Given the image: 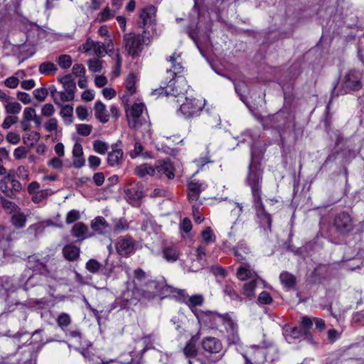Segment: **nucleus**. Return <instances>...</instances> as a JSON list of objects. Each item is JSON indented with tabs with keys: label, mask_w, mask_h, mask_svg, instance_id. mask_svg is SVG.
Segmentation results:
<instances>
[{
	"label": "nucleus",
	"mask_w": 364,
	"mask_h": 364,
	"mask_svg": "<svg viewBox=\"0 0 364 364\" xmlns=\"http://www.w3.org/2000/svg\"><path fill=\"white\" fill-rule=\"evenodd\" d=\"M256 273L250 269V266L247 264H243L239 267L237 271V277L240 280L244 281L248 279H254L256 277Z\"/></svg>",
	"instance_id": "obj_23"
},
{
	"label": "nucleus",
	"mask_w": 364,
	"mask_h": 364,
	"mask_svg": "<svg viewBox=\"0 0 364 364\" xmlns=\"http://www.w3.org/2000/svg\"><path fill=\"white\" fill-rule=\"evenodd\" d=\"M237 0H213V6L215 11L220 12L225 9L228 5Z\"/></svg>",
	"instance_id": "obj_43"
},
{
	"label": "nucleus",
	"mask_w": 364,
	"mask_h": 364,
	"mask_svg": "<svg viewBox=\"0 0 364 364\" xmlns=\"http://www.w3.org/2000/svg\"><path fill=\"white\" fill-rule=\"evenodd\" d=\"M154 170L155 176L159 178L165 176L168 179H173L175 176L174 167L169 159L157 161Z\"/></svg>",
	"instance_id": "obj_8"
},
{
	"label": "nucleus",
	"mask_w": 364,
	"mask_h": 364,
	"mask_svg": "<svg viewBox=\"0 0 364 364\" xmlns=\"http://www.w3.org/2000/svg\"><path fill=\"white\" fill-rule=\"evenodd\" d=\"M48 94V92L46 88L41 87L36 89L33 91V95L36 100H38L40 102H43L46 100L47 95Z\"/></svg>",
	"instance_id": "obj_51"
},
{
	"label": "nucleus",
	"mask_w": 364,
	"mask_h": 364,
	"mask_svg": "<svg viewBox=\"0 0 364 364\" xmlns=\"http://www.w3.org/2000/svg\"><path fill=\"white\" fill-rule=\"evenodd\" d=\"M144 104L135 103L128 114L132 119H129V126L132 129H136L138 127V119L141 116L143 109Z\"/></svg>",
	"instance_id": "obj_16"
},
{
	"label": "nucleus",
	"mask_w": 364,
	"mask_h": 364,
	"mask_svg": "<svg viewBox=\"0 0 364 364\" xmlns=\"http://www.w3.org/2000/svg\"><path fill=\"white\" fill-rule=\"evenodd\" d=\"M52 194L53 193L50 190H44L41 192L35 193L32 197V201L35 203H41Z\"/></svg>",
	"instance_id": "obj_42"
},
{
	"label": "nucleus",
	"mask_w": 364,
	"mask_h": 364,
	"mask_svg": "<svg viewBox=\"0 0 364 364\" xmlns=\"http://www.w3.org/2000/svg\"><path fill=\"white\" fill-rule=\"evenodd\" d=\"M129 228V223L126 220L121 218L117 220L114 227V231L119 233Z\"/></svg>",
	"instance_id": "obj_50"
},
{
	"label": "nucleus",
	"mask_w": 364,
	"mask_h": 364,
	"mask_svg": "<svg viewBox=\"0 0 364 364\" xmlns=\"http://www.w3.org/2000/svg\"><path fill=\"white\" fill-rule=\"evenodd\" d=\"M40 139V134L37 132L26 134L23 136V142L26 144L32 146L34 142H36Z\"/></svg>",
	"instance_id": "obj_47"
},
{
	"label": "nucleus",
	"mask_w": 364,
	"mask_h": 364,
	"mask_svg": "<svg viewBox=\"0 0 364 364\" xmlns=\"http://www.w3.org/2000/svg\"><path fill=\"white\" fill-rule=\"evenodd\" d=\"M36 115V109L33 107H26L23 113V119L31 122L33 121Z\"/></svg>",
	"instance_id": "obj_53"
},
{
	"label": "nucleus",
	"mask_w": 364,
	"mask_h": 364,
	"mask_svg": "<svg viewBox=\"0 0 364 364\" xmlns=\"http://www.w3.org/2000/svg\"><path fill=\"white\" fill-rule=\"evenodd\" d=\"M200 338V333L198 332L196 335L193 336L191 339L187 342L185 347L183 348V352L186 358H194L198 354V348L196 343Z\"/></svg>",
	"instance_id": "obj_13"
},
{
	"label": "nucleus",
	"mask_w": 364,
	"mask_h": 364,
	"mask_svg": "<svg viewBox=\"0 0 364 364\" xmlns=\"http://www.w3.org/2000/svg\"><path fill=\"white\" fill-rule=\"evenodd\" d=\"M58 63L61 68L67 69L71 66L72 59L68 55H61L58 57Z\"/></svg>",
	"instance_id": "obj_48"
},
{
	"label": "nucleus",
	"mask_w": 364,
	"mask_h": 364,
	"mask_svg": "<svg viewBox=\"0 0 364 364\" xmlns=\"http://www.w3.org/2000/svg\"><path fill=\"white\" fill-rule=\"evenodd\" d=\"M343 85L350 90H358L361 88L360 73L356 70L349 71L344 77Z\"/></svg>",
	"instance_id": "obj_10"
},
{
	"label": "nucleus",
	"mask_w": 364,
	"mask_h": 364,
	"mask_svg": "<svg viewBox=\"0 0 364 364\" xmlns=\"http://www.w3.org/2000/svg\"><path fill=\"white\" fill-rule=\"evenodd\" d=\"M201 237L203 240L206 242L209 243L212 241H214L215 236L213 233V230L210 227L206 228L202 232Z\"/></svg>",
	"instance_id": "obj_54"
},
{
	"label": "nucleus",
	"mask_w": 364,
	"mask_h": 364,
	"mask_svg": "<svg viewBox=\"0 0 364 364\" xmlns=\"http://www.w3.org/2000/svg\"><path fill=\"white\" fill-rule=\"evenodd\" d=\"M247 355L243 354L246 364H263L265 360L273 361L274 355H269L263 347H255Z\"/></svg>",
	"instance_id": "obj_7"
},
{
	"label": "nucleus",
	"mask_w": 364,
	"mask_h": 364,
	"mask_svg": "<svg viewBox=\"0 0 364 364\" xmlns=\"http://www.w3.org/2000/svg\"><path fill=\"white\" fill-rule=\"evenodd\" d=\"M71 233L79 242L92 236V234L89 232L88 227L82 222L77 223L73 226Z\"/></svg>",
	"instance_id": "obj_12"
},
{
	"label": "nucleus",
	"mask_w": 364,
	"mask_h": 364,
	"mask_svg": "<svg viewBox=\"0 0 364 364\" xmlns=\"http://www.w3.org/2000/svg\"><path fill=\"white\" fill-rule=\"evenodd\" d=\"M116 248L120 255H128L133 252L134 242L131 238H123L117 243Z\"/></svg>",
	"instance_id": "obj_15"
},
{
	"label": "nucleus",
	"mask_w": 364,
	"mask_h": 364,
	"mask_svg": "<svg viewBox=\"0 0 364 364\" xmlns=\"http://www.w3.org/2000/svg\"><path fill=\"white\" fill-rule=\"evenodd\" d=\"M164 257L169 262H176L178 259V252L173 247H165L163 250Z\"/></svg>",
	"instance_id": "obj_35"
},
{
	"label": "nucleus",
	"mask_w": 364,
	"mask_h": 364,
	"mask_svg": "<svg viewBox=\"0 0 364 364\" xmlns=\"http://www.w3.org/2000/svg\"><path fill=\"white\" fill-rule=\"evenodd\" d=\"M45 129L47 132H51L58 128V121L55 118H50L44 124Z\"/></svg>",
	"instance_id": "obj_59"
},
{
	"label": "nucleus",
	"mask_w": 364,
	"mask_h": 364,
	"mask_svg": "<svg viewBox=\"0 0 364 364\" xmlns=\"http://www.w3.org/2000/svg\"><path fill=\"white\" fill-rule=\"evenodd\" d=\"M204 106L205 100L186 97L185 102L178 110V114H181L186 119L195 117L200 114Z\"/></svg>",
	"instance_id": "obj_6"
},
{
	"label": "nucleus",
	"mask_w": 364,
	"mask_h": 364,
	"mask_svg": "<svg viewBox=\"0 0 364 364\" xmlns=\"http://www.w3.org/2000/svg\"><path fill=\"white\" fill-rule=\"evenodd\" d=\"M18 117L16 116H11L9 115L6 117L4 119L3 123H2V128L4 129H9L11 125L16 124L18 122Z\"/></svg>",
	"instance_id": "obj_56"
},
{
	"label": "nucleus",
	"mask_w": 364,
	"mask_h": 364,
	"mask_svg": "<svg viewBox=\"0 0 364 364\" xmlns=\"http://www.w3.org/2000/svg\"><path fill=\"white\" fill-rule=\"evenodd\" d=\"M19 80L17 77L12 76L6 79L4 83L9 88H16L18 85Z\"/></svg>",
	"instance_id": "obj_63"
},
{
	"label": "nucleus",
	"mask_w": 364,
	"mask_h": 364,
	"mask_svg": "<svg viewBox=\"0 0 364 364\" xmlns=\"http://www.w3.org/2000/svg\"><path fill=\"white\" fill-rule=\"evenodd\" d=\"M299 327L305 338L311 341L312 339L311 329L313 327L311 319L306 316H302L300 326Z\"/></svg>",
	"instance_id": "obj_18"
},
{
	"label": "nucleus",
	"mask_w": 364,
	"mask_h": 364,
	"mask_svg": "<svg viewBox=\"0 0 364 364\" xmlns=\"http://www.w3.org/2000/svg\"><path fill=\"white\" fill-rule=\"evenodd\" d=\"M92 127L90 124H77V132L79 134L87 136H88L91 132H92Z\"/></svg>",
	"instance_id": "obj_52"
},
{
	"label": "nucleus",
	"mask_w": 364,
	"mask_h": 364,
	"mask_svg": "<svg viewBox=\"0 0 364 364\" xmlns=\"http://www.w3.org/2000/svg\"><path fill=\"white\" fill-rule=\"evenodd\" d=\"M203 185L198 182L191 181L188 185V197L189 200L196 201L198 199L200 193L204 187Z\"/></svg>",
	"instance_id": "obj_21"
},
{
	"label": "nucleus",
	"mask_w": 364,
	"mask_h": 364,
	"mask_svg": "<svg viewBox=\"0 0 364 364\" xmlns=\"http://www.w3.org/2000/svg\"><path fill=\"white\" fill-rule=\"evenodd\" d=\"M134 173L136 175L139 176L140 178H143L147 175L154 176H155V170L154 166L149 165L148 164H144L135 168Z\"/></svg>",
	"instance_id": "obj_28"
},
{
	"label": "nucleus",
	"mask_w": 364,
	"mask_h": 364,
	"mask_svg": "<svg viewBox=\"0 0 364 364\" xmlns=\"http://www.w3.org/2000/svg\"><path fill=\"white\" fill-rule=\"evenodd\" d=\"M250 253V248L245 243H240L234 248V255L238 262L247 259Z\"/></svg>",
	"instance_id": "obj_27"
},
{
	"label": "nucleus",
	"mask_w": 364,
	"mask_h": 364,
	"mask_svg": "<svg viewBox=\"0 0 364 364\" xmlns=\"http://www.w3.org/2000/svg\"><path fill=\"white\" fill-rule=\"evenodd\" d=\"M109 149V145L103 141L95 140L93 142V149L100 154H105Z\"/></svg>",
	"instance_id": "obj_40"
},
{
	"label": "nucleus",
	"mask_w": 364,
	"mask_h": 364,
	"mask_svg": "<svg viewBox=\"0 0 364 364\" xmlns=\"http://www.w3.org/2000/svg\"><path fill=\"white\" fill-rule=\"evenodd\" d=\"M284 333L287 336L293 339H297L304 336L299 327H291L287 326L284 328Z\"/></svg>",
	"instance_id": "obj_37"
},
{
	"label": "nucleus",
	"mask_w": 364,
	"mask_h": 364,
	"mask_svg": "<svg viewBox=\"0 0 364 364\" xmlns=\"http://www.w3.org/2000/svg\"><path fill=\"white\" fill-rule=\"evenodd\" d=\"M126 196L130 203H135L139 201L143 197V193L141 191L136 188H128L125 191Z\"/></svg>",
	"instance_id": "obj_29"
},
{
	"label": "nucleus",
	"mask_w": 364,
	"mask_h": 364,
	"mask_svg": "<svg viewBox=\"0 0 364 364\" xmlns=\"http://www.w3.org/2000/svg\"><path fill=\"white\" fill-rule=\"evenodd\" d=\"M143 149L144 148H143V146L141 145V144L139 143V141H136L134 143V149L132 150L129 154L131 158L134 159V158H136L139 156H141L144 158L148 157V153L147 152L144 153Z\"/></svg>",
	"instance_id": "obj_39"
},
{
	"label": "nucleus",
	"mask_w": 364,
	"mask_h": 364,
	"mask_svg": "<svg viewBox=\"0 0 364 364\" xmlns=\"http://www.w3.org/2000/svg\"><path fill=\"white\" fill-rule=\"evenodd\" d=\"M234 82L235 90L236 93L240 96V100L247 105L246 97L243 95L245 92L247 88V84L245 81H241L240 82Z\"/></svg>",
	"instance_id": "obj_38"
},
{
	"label": "nucleus",
	"mask_w": 364,
	"mask_h": 364,
	"mask_svg": "<svg viewBox=\"0 0 364 364\" xmlns=\"http://www.w3.org/2000/svg\"><path fill=\"white\" fill-rule=\"evenodd\" d=\"M88 164L92 169L95 170L100 165L101 160L99 157L92 155L88 158Z\"/></svg>",
	"instance_id": "obj_61"
},
{
	"label": "nucleus",
	"mask_w": 364,
	"mask_h": 364,
	"mask_svg": "<svg viewBox=\"0 0 364 364\" xmlns=\"http://www.w3.org/2000/svg\"><path fill=\"white\" fill-rule=\"evenodd\" d=\"M6 112L8 114H18L21 110V105L18 102H7L5 106Z\"/></svg>",
	"instance_id": "obj_46"
},
{
	"label": "nucleus",
	"mask_w": 364,
	"mask_h": 364,
	"mask_svg": "<svg viewBox=\"0 0 364 364\" xmlns=\"http://www.w3.org/2000/svg\"><path fill=\"white\" fill-rule=\"evenodd\" d=\"M0 200L3 208L9 214H14L21 210L20 208L16 203L3 197L0 198Z\"/></svg>",
	"instance_id": "obj_33"
},
{
	"label": "nucleus",
	"mask_w": 364,
	"mask_h": 364,
	"mask_svg": "<svg viewBox=\"0 0 364 364\" xmlns=\"http://www.w3.org/2000/svg\"><path fill=\"white\" fill-rule=\"evenodd\" d=\"M95 117L101 122L106 123L109 120V115L107 114L106 106L101 102L97 101L95 105Z\"/></svg>",
	"instance_id": "obj_25"
},
{
	"label": "nucleus",
	"mask_w": 364,
	"mask_h": 364,
	"mask_svg": "<svg viewBox=\"0 0 364 364\" xmlns=\"http://www.w3.org/2000/svg\"><path fill=\"white\" fill-rule=\"evenodd\" d=\"M223 291L225 295L229 296L231 300L242 302L243 299L234 289L233 287L230 284H225L223 287Z\"/></svg>",
	"instance_id": "obj_32"
},
{
	"label": "nucleus",
	"mask_w": 364,
	"mask_h": 364,
	"mask_svg": "<svg viewBox=\"0 0 364 364\" xmlns=\"http://www.w3.org/2000/svg\"><path fill=\"white\" fill-rule=\"evenodd\" d=\"M102 267V264L94 259H89L86 263V269L93 274L97 273Z\"/></svg>",
	"instance_id": "obj_45"
},
{
	"label": "nucleus",
	"mask_w": 364,
	"mask_h": 364,
	"mask_svg": "<svg viewBox=\"0 0 364 364\" xmlns=\"http://www.w3.org/2000/svg\"><path fill=\"white\" fill-rule=\"evenodd\" d=\"M257 286V281L255 279H252L250 282L245 283L243 286L242 294L243 295L252 298L255 295V287Z\"/></svg>",
	"instance_id": "obj_36"
},
{
	"label": "nucleus",
	"mask_w": 364,
	"mask_h": 364,
	"mask_svg": "<svg viewBox=\"0 0 364 364\" xmlns=\"http://www.w3.org/2000/svg\"><path fill=\"white\" fill-rule=\"evenodd\" d=\"M57 323L62 329H65L71 323L70 316L68 314L62 313L58 316Z\"/></svg>",
	"instance_id": "obj_44"
},
{
	"label": "nucleus",
	"mask_w": 364,
	"mask_h": 364,
	"mask_svg": "<svg viewBox=\"0 0 364 364\" xmlns=\"http://www.w3.org/2000/svg\"><path fill=\"white\" fill-rule=\"evenodd\" d=\"M168 61L171 63V68L167 70V74L171 77L166 87H161L166 95H171L175 97L183 95L187 92L188 85L184 78L179 75L183 72L182 60L179 54L173 53L169 56Z\"/></svg>",
	"instance_id": "obj_2"
},
{
	"label": "nucleus",
	"mask_w": 364,
	"mask_h": 364,
	"mask_svg": "<svg viewBox=\"0 0 364 364\" xmlns=\"http://www.w3.org/2000/svg\"><path fill=\"white\" fill-rule=\"evenodd\" d=\"M94 53L97 57H102L104 53H107L105 44L101 42H95L94 46Z\"/></svg>",
	"instance_id": "obj_60"
},
{
	"label": "nucleus",
	"mask_w": 364,
	"mask_h": 364,
	"mask_svg": "<svg viewBox=\"0 0 364 364\" xmlns=\"http://www.w3.org/2000/svg\"><path fill=\"white\" fill-rule=\"evenodd\" d=\"M279 279L281 282L287 288L293 287L296 283L295 277L287 272H282L279 275Z\"/></svg>",
	"instance_id": "obj_31"
},
{
	"label": "nucleus",
	"mask_w": 364,
	"mask_h": 364,
	"mask_svg": "<svg viewBox=\"0 0 364 364\" xmlns=\"http://www.w3.org/2000/svg\"><path fill=\"white\" fill-rule=\"evenodd\" d=\"M258 301L262 304H269L272 301V298L267 291H263L258 296Z\"/></svg>",
	"instance_id": "obj_58"
},
{
	"label": "nucleus",
	"mask_w": 364,
	"mask_h": 364,
	"mask_svg": "<svg viewBox=\"0 0 364 364\" xmlns=\"http://www.w3.org/2000/svg\"><path fill=\"white\" fill-rule=\"evenodd\" d=\"M26 216L20 210L14 213L11 218V223L17 229L23 228L26 224Z\"/></svg>",
	"instance_id": "obj_26"
},
{
	"label": "nucleus",
	"mask_w": 364,
	"mask_h": 364,
	"mask_svg": "<svg viewBox=\"0 0 364 364\" xmlns=\"http://www.w3.org/2000/svg\"><path fill=\"white\" fill-rule=\"evenodd\" d=\"M28 264L34 271L38 272L41 274H46L48 272L46 263L41 261L36 255L28 257Z\"/></svg>",
	"instance_id": "obj_20"
},
{
	"label": "nucleus",
	"mask_w": 364,
	"mask_h": 364,
	"mask_svg": "<svg viewBox=\"0 0 364 364\" xmlns=\"http://www.w3.org/2000/svg\"><path fill=\"white\" fill-rule=\"evenodd\" d=\"M201 347L204 351V357L208 364L215 363L223 357L222 342L217 338L207 336L202 339ZM200 364H207L201 359H198Z\"/></svg>",
	"instance_id": "obj_4"
},
{
	"label": "nucleus",
	"mask_w": 364,
	"mask_h": 364,
	"mask_svg": "<svg viewBox=\"0 0 364 364\" xmlns=\"http://www.w3.org/2000/svg\"><path fill=\"white\" fill-rule=\"evenodd\" d=\"M61 110L60 112V116L63 119H64L65 123L66 124H70L73 123V107L71 105H66L64 106H60Z\"/></svg>",
	"instance_id": "obj_30"
},
{
	"label": "nucleus",
	"mask_w": 364,
	"mask_h": 364,
	"mask_svg": "<svg viewBox=\"0 0 364 364\" xmlns=\"http://www.w3.org/2000/svg\"><path fill=\"white\" fill-rule=\"evenodd\" d=\"M80 218V213L76 210L69 211L66 215L65 222L67 224H71Z\"/></svg>",
	"instance_id": "obj_55"
},
{
	"label": "nucleus",
	"mask_w": 364,
	"mask_h": 364,
	"mask_svg": "<svg viewBox=\"0 0 364 364\" xmlns=\"http://www.w3.org/2000/svg\"><path fill=\"white\" fill-rule=\"evenodd\" d=\"M334 226L342 234L349 232L353 228L350 215L345 212L339 213L334 220Z\"/></svg>",
	"instance_id": "obj_9"
},
{
	"label": "nucleus",
	"mask_w": 364,
	"mask_h": 364,
	"mask_svg": "<svg viewBox=\"0 0 364 364\" xmlns=\"http://www.w3.org/2000/svg\"><path fill=\"white\" fill-rule=\"evenodd\" d=\"M7 141L12 144H17L20 141V136L14 132H9L6 135Z\"/></svg>",
	"instance_id": "obj_64"
},
{
	"label": "nucleus",
	"mask_w": 364,
	"mask_h": 364,
	"mask_svg": "<svg viewBox=\"0 0 364 364\" xmlns=\"http://www.w3.org/2000/svg\"><path fill=\"white\" fill-rule=\"evenodd\" d=\"M147 292L151 296H161L167 297L170 294L176 293L181 296H185L186 291L168 285L164 279L161 281L150 280L146 283Z\"/></svg>",
	"instance_id": "obj_5"
},
{
	"label": "nucleus",
	"mask_w": 364,
	"mask_h": 364,
	"mask_svg": "<svg viewBox=\"0 0 364 364\" xmlns=\"http://www.w3.org/2000/svg\"><path fill=\"white\" fill-rule=\"evenodd\" d=\"M263 170L261 164L257 160L256 151L251 148V161L248 166V172L245 178L246 184L250 188L253 200L259 201L262 196Z\"/></svg>",
	"instance_id": "obj_3"
},
{
	"label": "nucleus",
	"mask_w": 364,
	"mask_h": 364,
	"mask_svg": "<svg viewBox=\"0 0 364 364\" xmlns=\"http://www.w3.org/2000/svg\"><path fill=\"white\" fill-rule=\"evenodd\" d=\"M156 12L155 6L151 5L142 9L139 15L138 26L144 28L142 35H136L133 33H126L124 36V44L128 53L134 57L142 50L144 43L149 40L156 31Z\"/></svg>",
	"instance_id": "obj_1"
},
{
	"label": "nucleus",
	"mask_w": 364,
	"mask_h": 364,
	"mask_svg": "<svg viewBox=\"0 0 364 364\" xmlns=\"http://www.w3.org/2000/svg\"><path fill=\"white\" fill-rule=\"evenodd\" d=\"M60 82L63 84V90L69 93L73 97H75V92L76 90V84L71 75H66L59 80Z\"/></svg>",
	"instance_id": "obj_17"
},
{
	"label": "nucleus",
	"mask_w": 364,
	"mask_h": 364,
	"mask_svg": "<svg viewBox=\"0 0 364 364\" xmlns=\"http://www.w3.org/2000/svg\"><path fill=\"white\" fill-rule=\"evenodd\" d=\"M27 154V149L24 146H18L15 149L14 156L16 159L25 158Z\"/></svg>",
	"instance_id": "obj_62"
},
{
	"label": "nucleus",
	"mask_w": 364,
	"mask_h": 364,
	"mask_svg": "<svg viewBox=\"0 0 364 364\" xmlns=\"http://www.w3.org/2000/svg\"><path fill=\"white\" fill-rule=\"evenodd\" d=\"M80 247L73 245H67L63 248L64 257L68 261L76 260L80 255Z\"/></svg>",
	"instance_id": "obj_22"
},
{
	"label": "nucleus",
	"mask_w": 364,
	"mask_h": 364,
	"mask_svg": "<svg viewBox=\"0 0 364 364\" xmlns=\"http://www.w3.org/2000/svg\"><path fill=\"white\" fill-rule=\"evenodd\" d=\"M253 203L257 211V215L260 220L261 225L264 228H267L270 230L272 225L271 215L265 211L262 202V198L259 199V201L258 202L257 200H253Z\"/></svg>",
	"instance_id": "obj_11"
},
{
	"label": "nucleus",
	"mask_w": 364,
	"mask_h": 364,
	"mask_svg": "<svg viewBox=\"0 0 364 364\" xmlns=\"http://www.w3.org/2000/svg\"><path fill=\"white\" fill-rule=\"evenodd\" d=\"M56 65L51 62L47 61L39 65V72L43 75H52L57 71Z\"/></svg>",
	"instance_id": "obj_34"
},
{
	"label": "nucleus",
	"mask_w": 364,
	"mask_h": 364,
	"mask_svg": "<svg viewBox=\"0 0 364 364\" xmlns=\"http://www.w3.org/2000/svg\"><path fill=\"white\" fill-rule=\"evenodd\" d=\"M123 154L120 149H113L109 152L107 159L108 165L112 167L119 166L122 162Z\"/></svg>",
	"instance_id": "obj_19"
},
{
	"label": "nucleus",
	"mask_w": 364,
	"mask_h": 364,
	"mask_svg": "<svg viewBox=\"0 0 364 364\" xmlns=\"http://www.w3.org/2000/svg\"><path fill=\"white\" fill-rule=\"evenodd\" d=\"M91 228L95 232L100 235L106 234L109 232L111 230V227L109 226V225L107 223L106 220L102 216H98L95 218L91 222Z\"/></svg>",
	"instance_id": "obj_14"
},
{
	"label": "nucleus",
	"mask_w": 364,
	"mask_h": 364,
	"mask_svg": "<svg viewBox=\"0 0 364 364\" xmlns=\"http://www.w3.org/2000/svg\"><path fill=\"white\" fill-rule=\"evenodd\" d=\"M203 301L204 299L202 295L196 294L190 296L188 301H186V304L190 308L195 316L199 318L198 311L195 309V307L197 306H201Z\"/></svg>",
	"instance_id": "obj_24"
},
{
	"label": "nucleus",
	"mask_w": 364,
	"mask_h": 364,
	"mask_svg": "<svg viewBox=\"0 0 364 364\" xmlns=\"http://www.w3.org/2000/svg\"><path fill=\"white\" fill-rule=\"evenodd\" d=\"M136 76L134 74L131 73L128 75L126 82L125 87L130 95H133L136 92Z\"/></svg>",
	"instance_id": "obj_41"
},
{
	"label": "nucleus",
	"mask_w": 364,
	"mask_h": 364,
	"mask_svg": "<svg viewBox=\"0 0 364 364\" xmlns=\"http://www.w3.org/2000/svg\"><path fill=\"white\" fill-rule=\"evenodd\" d=\"M55 112V108L50 103L44 105L41 109V114L44 117H51Z\"/></svg>",
	"instance_id": "obj_57"
},
{
	"label": "nucleus",
	"mask_w": 364,
	"mask_h": 364,
	"mask_svg": "<svg viewBox=\"0 0 364 364\" xmlns=\"http://www.w3.org/2000/svg\"><path fill=\"white\" fill-rule=\"evenodd\" d=\"M89 70L93 73L100 72L102 69V61L99 59L89 60L87 61Z\"/></svg>",
	"instance_id": "obj_49"
}]
</instances>
